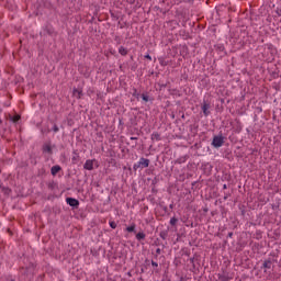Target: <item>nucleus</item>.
<instances>
[{
  "label": "nucleus",
  "instance_id": "1",
  "mask_svg": "<svg viewBox=\"0 0 281 281\" xmlns=\"http://www.w3.org/2000/svg\"><path fill=\"white\" fill-rule=\"evenodd\" d=\"M150 166V159L142 157L137 164L133 166V170L137 172V170H144V168H148Z\"/></svg>",
  "mask_w": 281,
  "mask_h": 281
},
{
  "label": "nucleus",
  "instance_id": "2",
  "mask_svg": "<svg viewBox=\"0 0 281 281\" xmlns=\"http://www.w3.org/2000/svg\"><path fill=\"white\" fill-rule=\"evenodd\" d=\"M223 144H225V137H223V135L213 137L212 146H214V148H221Z\"/></svg>",
  "mask_w": 281,
  "mask_h": 281
},
{
  "label": "nucleus",
  "instance_id": "3",
  "mask_svg": "<svg viewBox=\"0 0 281 281\" xmlns=\"http://www.w3.org/2000/svg\"><path fill=\"white\" fill-rule=\"evenodd\" d=\"M217 278H218V280H221V281H229V280H231L229 273H228L227 271H225V270H223L222 273H218V274H217Z\"/></svg>",
  "mask_w": 281,
  "mask_h": 281
},
{
  "label": "nucleus",
  "instance_id": "4",
  "mask_svg": "<svg viewBox=\"0 0 281 281\" xmlns=\"http://www.w3.org/2000/svg\"><path fill=\"white\" fill-rule=\"evenodd\" d=\"M95 160H87L83 165L85 170H93V164Z\"/></svg>",
  "mask_w": 281,
  "mask_h": 281
},
{
  "label": "nucleus",
  "instance_id": "5",
  "mask_svg": "<svg viewBox=\"0 0 281 281\" xmlns=\"http://www.w3.org/2000/svg\"><path fill=\"white\" fill-rule=\"evenodd\" d=\"M161 142V134H159V132H154L151 134V142Z\"/></svg>",
  "mask_w": 281,
  "mask_h": 281
},
{
  "label": "nucleus",
  "instance_id": "6",
  "mask_svg": "<svg viewBox=\"0 0 281 281\" xmlns=\"http://www.w3.org/2000/svg\"><path fill=\"white\" fill-rule=\"evenodd\" d=\"M72 95L80 100V98H82V89H74Z\"/></svg>",
  "mask_w": 281,
  "mask_h": 281
},
{
  "label": "nucleus",
  "instance_id": "7",
  "mask_svg": "<svg viewBox=\"0 0 281 281\" xmlns=\"http://www.w3.org/2000/svg\"><path fill=\"white\" fill-rule=\"evenodd\" d=\"M210 103H204L202 105V111H203V114L205 115V117H207V115H210Z\"/></svg>",
  "mask_w": 281,
  "mask_h": 281
},
{
  "label": "nucleus",
  "instance_id": "8",
  "mask_svg": "<svg viewBox=\"0 0 281 281\" xmlns=\"http://www.w3.org/2000/svg\"><path fill=\"white\" fill-rule=\"evenodd\" d=\"M272 265H273V261L271 259H267L263 261L262 267L263 269H271Z\"/></svg>",
  "mask_w": 281,
  "mask_h": 281
},
{
  "label": "nucleus",
  "instance_id": "9",
  "mask_svg": "<svg viewBox=\"0 0 281 281\" xmlns=\"http://www.w3.org/2000/svg\"><path fill=\"white\" fill-rule=\"evenodd\" d=\"M136 240H146V234L144 232L137 233L136 234Z\"/></svg>",
  "mask_w": 281,
  "mask_h": 281
},
{
  "label": "nucleus",
  "instance_id": "10",
  "mask_svg": "<svg viewBox=\"0 0 281 281\" xmlns=\"http://www.w3.org/2000/svg\"><path fill=\"white\" fill-rule=\"evenodd\" d=\"M50 172L53 176L58 175V172H60V166H53Z\"/></svg>",
  "mask_w": 281,
  "mask_h": 281
},
{
  "label": "nucleus",
  "instance_id": "11",
  "mask_svg": "<svg viewBox=\"0 0 281 281\" xmlns=\"http://www.w3.org/2000/svg\"><path fill=\"white\" fill-rule=\"evenodd\" d=\"M119 54H121V56H127L128 55V49H126L124 46H121L119 48Z\"/></svg>",
  "mask_w": 281,
  "mask_h": 281
},
{
  "label": "nucleus",
  "instance_id": "12",
  "mask_svg": "<svg viewBox=\"0 0 281 281\" xmlns=\"http://www.w3.org/2000/svg\"><path fill=\"white\" fill-rule=\"evenodd\" d=\"M71 159H72V164H80V155L74 153Z\"/></svg>",
  "mask_w": 281,
  "mask_h": 281
},
{
  "label": "nucleus",
  "instance_id": "13",
  "mask_svg": "<svg viewBox=\"0 0 281 281\" xmlns=\"http://www.w3.org/2000/svg\"><path fill=\"white\" fill-rule=\"evenodd\" d=\"M78 205H80V202L77 199H71V207L72 210L78 209Z\"/></svg>",
  "mask_w": 281,
  "mask_h": 281
},
{
  "label": "nucleus",
  "instance_id": "14",
  "mask_svg": "<svg viewBox=\"0 0 281 281\" xmlns=\"http://www.w3.org/2000/svg\"><path fill=\"white\" fill-rule=\"evenodd\" d=\"M159 236L162 238V240H166V238H168V229L161 231Z\"/></svg>",
  "mask_w": 281,
  "mask_h": 281
},
{
  "label": "nucleus",
  "instance_id": "15",
  "mask_svg": "<svg viewBox=\"0 0 281 281\" xmlns=\"http://www.w3.org/2000/svg\"><path fill=\"white\" fill-rule=\"evenodd\" d=\"M11 122H13L14 124H16V122H19V120H21V115L15 114L14 116H10Z\"/></svg>",
  "mask_w": 281,
  "mask_h": 281
},
{
  "label": "nucleus",
  "instance_id": "16",
  "mask_svg": "<svg viewBox=\"0 0 281 281\" xmlns=\"http://www.w3.org/2000/svg\"><path fill=\"white\" fill-rule=\"evenodd\" d=\"M135 227H136V225H135V223H134V224H132L131 226L126 227V232H130V233H133V232H134V234H135V233H136Z\"/></svg>",
  "mask_w": 281,
  "mask_h": 281
},
{
  "label": "nucleus",
  "instance_id": "17",
  "mask_svg": "<svg viewBox=\"0 0 281 281\" xmlns=\"http://www.w3.org/2000/svg\"><path fill=\"white\" fill-rule=\"evenodd\" d=\"M177 223H179V220L177 217H171L170 225H172L175 227V225H177Z\"/></svg>",
  "mask_w": 281,
  "mask_h": 281
},
{
  "label": "nucleus",
  "instance_id": "18",
  "mask_svg": "<svg viewBox=\"0 0 281 281\" xmlns=\"http://www.w3.org/2000/svg\"><path fill=\"white\" fill-rule=\"evenodd\" d=\"M44 151L52 153V146H49V145L44 146Z\"/></svg>",
  "mask_w": 281,
  "mask_h": 281
},
{
  "label": "nucleus",
  "instance_id": "19",
  "mask_svg": "<svg viewBox=\"0 0 281 281\" xmlns=\"http://www.w3.org/2000/svg\"><path fill=\"white\" fill-rule=\"evenodd\" d=\"M110 227L112 228V229H115L116 227H117V223H115V222H110Z\"/></svg>",
  "mask_w": 281,
  "mask_h": 281
},
{
  "label": "nucleus",
  "instance_id": "20",
  "mask_svg": "<svg viewBox=\"0 0 281 281\" xmlns=\"http://www.w3.org/2000/svg\"><path fill=\"white\" fill-rule=\"evenodd\" d=\"M194 260H195L194 257H193V258H190V259H189V262L192 263L193 269H196V265L194 263Z\"/></svg>",
  "mask_w": 281,
  "mask_h": 281
},
{
  "label": "nucleus",
  "instance_id": "21",
  "mask_svg": "<svg viewBox=\"0 0 281 281\" xmlns=\"http://www.w3.org/2000/svg\"><path fill=\"white\" fill-rule=\"evenodd\" d=\"M142 99L144 100V102H148V100H149V97H148V94H142Z\"/></svg>",
  "mask_w": 281,
  "mask_h": 281
},
{
  "label": "nucleus",
  "instance_id": "22",
  "mask_svg": "<svg viewBox=\"0 0 281 281\" xmlns=\"http://www.w3.org/2000/svg\"><path fill=\"white\" fill-rule=\"evenodd\" d=\"M134 92L132 93V95H134V98H139V93L137 92V89L133 90Z\"/></svg>",
  "mask_w": 281,
  "mask_h": 281
},
{
  "label": "nucleus",
  "instance_id": "23",
  "mask_svg": "<svg viewBox=\"0 0 281 281\" xmlns=\"http://www.w3.org/2000/svg\"><path fill=\"white\" fill-rule=\"evenodd\" d=\"M154 245L156 247H159V245H161V240H159V238H157L155 241H154Z\"/></svg>",
  "mask_w": 281,
  "mask_h": 281
},
{
  "label": "nucleus",
  "instance_id": "24",
  "mask_svg": "<svg viewBox=\"0 0 281 281\" xmlns=\"http://www.w3.org/2000/svg\"><path fill=\"white\" fill-rule=\"evenodd\" d=\"M158 256H161V248H157V249H156V258H157Z\"/></svg>",
  "mask_w": 281,
  "mask_h": 281
},
{
  "label": "nucleus",
  "instance_id": "25",
  "mask_svg": "<svg viewBox=\"0 0 281 281\" xmlns=\"http://www.w3.org/2000/svg\"><path fill=\"white\" fill-rule=\"evenodd\" d=\"M66 203H67L68 205H71V198H67V199H66Z\"/></svg>",
  "mask_w": 281,
  "mask_h": 281
},
{
  "label": "nucleus",
  "instance_id": "26",
  "mask_svg": "<svg viewBox=\"0 0 281 281\" xmlns=\"http://www.w3.org/2000/svg\"><path fill=\"white\" fill-rule=\"evenodd\" d=\"M151 266L159 267V263H157V261L151 260Z\"/></svg>",
  "mask_w": 281,
  "mask_h": 281
},
{
  "label": "nucleus",
  "instance_id": "27",
  "mask_svg": "<svg viewBox=\"0 0 281 281\" xmlns=\"http://www.w3.org/2000/svg\"><path fill=\"white\" fill-rule=\"evenodd\" d=\"M54 133H58V126L54 125Z\"/></svg>",
  "mask_w": 281,
  "mask_h": 281
},
{
  "label": "nucleus",
  "instance_id": "28",
  "mask_svg": "<svg viewBox=\"0 0 281 281\" xmlns=\"http://www.w3.org/2000/svg\"><path fill=\"white\" fill-rule=\"evenodd\" d=\"M145 58H147V60H153V57H150L148 54L145 55Z\"/></svg>",
  "mask_w": 281,
  "mask_h": 281
},
{
  "label": "nucleus",
  "instance_id": "29",
  "mask_svg": "<svg viewBox=\"0 0 281 281\" xmlns=\"http://www.w3.org/2000/svg\"><path fill=\"white\" fill-rule=\"evenodd\" d=\"M227 199H229V194L224 195V201H227Z\"/></svg>",
  "mask_w": 281,
  "mask_h": 281
},
{
  "label": "nucleus",
  "instance_id": "30",
  "mask_svg": "<svg viewBox=\"0 0 281 281\" xmlns=\"http://www.w3.org/2000/svg\"><path fill=\"white\" fill-rule=\"evenodd\" d=\"M228 238H232L233 236H234V233L233 232H231V233H228Z\"/></svg>",
  "mask_w": 281,
  "mask_h": 281
},
{
  "label": "nucleus",
  "instance_id": "31",
  "mask_svg": "<svg viewBox=\"0 0 281 281\" xmlns=\"http://www.w3.org/2000/svg\"><path fill=\"white\" fill-rule=\"evenodd\" d=\"M277 14H278L279 16H281V9H278V10H277Z\"/></svg>",
  "mask_w": 281,
  "mask_h": 281
},
{
  "label": "nucleus",
  "instance_id": "32",
  "mask_svg": "<svg viewBox=\"0 0 281 281\" xmlns=\"http://www.w3.org/2000/svg\"><path fill=\"white\" fill-rule=\"evenodd\" d=\"M127 2H130L133 5V3H135V0H127Z\"/></svg>",
  "mask_w": 281,
  "mask_h": 281
},
{
  "label": "nucleus",
  "instance_id": "33",
  "mask_svg": "<svg viewBox=\"0 0 281 281\" xmlns=\"http://www.w3.org/2000/svg\"><path fill=\"white\" fill-rule=\"evenodd\" d=\"M132 142H135V140H137V137H131L130 138Z\"/></svg>",
  "mask_w": 281,
  "mask_h": 281
},
{
  "label": "nucleus",
  "instance_id": "34",
  "mask_svg": "<svg viewBox=\"0 0 281 281\" xmlns=\"http://www.w3.org/2000/svg\"><path fill=\"white\" fill-rule=\"evenodd\" d=\"M223 190H227V184H224V186H223Z\"/></svg>",
  "mask_w": 281,
  "mask_h": 281
},
{
  "label": "nucleus",
  "instance_id": "35",
  "mask_svg": "<svg viewBox=\"0 0 281 281\" xmlns=\"http://www.w3.org/2000/svg\"><path fill=\"white\" fill-rule=\"evenodd\" d=\"M134 146H137V143H135Z\"/></svg>",
  "mask_w": 281,
  "mask_h": 281
},
{
  "label": "nucleus",
  "instance_id": "36",
  "mask_svg": "<svg viewBox=\"0 0 281 281\" xmlns=\"http://www.w3.org/2000/svg\"><path fill=\"white\" fill-rule=\"evenodd\" d=\"M164 247H166V245H162V249H164Z\"/></svg>",
  "mask_w": 281,
  "mask_h": 281
}]
</instances>
